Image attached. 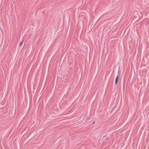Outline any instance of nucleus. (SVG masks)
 <instances>
[{
  "mask_svg": "<svg viewBox=\"0 0 149 149\" xmlns=\"http://www.w3.org/2000/svg\"><path fill=\"white\" fill-rule=\"evenodd\" d=\"M118 81V75L116 79L115 80V84L117 85Z\"/></svg>",
  "mask_w": 149,
  "mask_h": 149,
  "instance_id": "f257e3e1",
  "label": "nucleus"
},
{
  "mask_svg": "<svg viewBox=\"0 0 149 149\" xmlns=\"http://www.w3.org/2000/svg\"><path fill=\"white\" fill-rule=\"evenodd\" d=\"M22 43H23V42H21L20 43V46H21V45H22Z\"/></svg>",
  "mask_w": 149,
  "mask_h": 149,
  "instance_id": "f03ea898",
  "label": "nucleus"
}]
</instances>
